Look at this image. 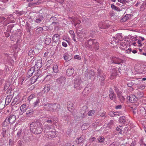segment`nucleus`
I'll return each instance as SVG.
<instances>
[{"label":"nucleus","instance_id":"nucleus-50","mask_svg":"<svg viewBox=\"0 0 146 146\" xmlns=\"http://www.w3.org/2000/svg\"><path fill=\"white\" fill-rule=\"evenodd\" d=\"M108 125L110 127H113L114 125L113 121L112 120H110L108 124Z\"/></svg>","mask_w":146,"mask_h":146},{"label":"nucleus","instance_id":"nucleus-15","mask_svg":"<svg viewBox=\"0 0 146 146\" xmlns=\"http://www.w3.org/2000/svg\"><path fill=\"white\" fill-rule=\"evenodd\" d=\"M74 69L72 67H70L66 70V74L67 76H70L74 73Z\"/></svg>","mask_w":146,"mask_h":146},{"label":"nucleus","instance_id":"nucleus-38","mask_svg":"<svg viewBox=\"0 0 146 146\" xmlns=\"http://www.w3.org/2000/svg\"><path fill=\"white\" fill-rule=\"evenodd\" d=\"M111 7L112 9L115 11H119L120 10V9L119 7L115 6L113 4H111Z\"/></svg>","mask_w":146,"mask_h":146},{"label":"nucleus","instance_id":"nucleus-2","mask_svg":"<svg viewBox=\"0 0 146 146\" xmlns=\"http://www.w3.org/2000/svg\"><path fill=\"white\" fill-rule=\"evenodd\" d=\"M87 46L91 50L96 51L99 49V43L96 40L90 39L87 40Z\"/></svg>","mask_w":146,"mask_h":146},{"label":"nucleus","instance_id":"nucleus-6","mask_svg":"<svg viewBox=\"0 0 146 146\" xmlns=\"http://www.w3.org/2000/svg\"><path fill=\"white\" fill-rule=\"evenodd\" d=\"M121 67L119 66V68H114L111 71V76H116L121 73Z\"/></svg>","mask_w":146,"mask_h":146},{"label":"nucleus","instance_id":"nucleus-61","mask_svg":"<svg viewBox=\"0 0 146 146\" xmlns=\"http://www.w3.org/2000/svg\"><path fill=\"white\" fill-rule=\"evenodd\" d=\"M132 50L131 48H128L127 50L125 51V53L129 54L132 51Z\"/></svg>","mask_w":146,"mask_h":146},{"label":"nucleus","instance_id":"nucleus-18","mask_svg":"<svg viewBox=\"0 0 146 146\" xmlns=\"http://www.w3.org/2000/svg\"><path fill=\"white\" fill-rule=\"evenodd\" d=\"M95 74L93 70H90L89 73L88 75L87 78L89 79H91L92 78L94 79Z\"/></svg>","mask_w":146,"mask_h":146},{"label":"nucleus","instance_id":"nucleus-30","mask_svg":"<svg viewBox=\"0 0 146 146\" xmlns=\"http://www.w3.org/2000/svg\"><path fill=\"white\" fill-rule=\"evenodd\" d=\"M53 70L55 73H57L58 71V66L56 64H54L53 65Z\"/></svg>","mask_w":146,"mask_h":146},{"label":"nucleus","instance_id":"nucleus-25","mask_svg":"<svg viewBox=\"0 0 146 146\" xmlns=\"http://www.w3.org/2000/svg\"><path fill=\"white\" fill-rule=\"evenodd\" d=\"M52 104H46L44 106V108L45 110L52 111Z\"/></svg>","mask_w":146,"mask_h":146},{"label":"nucleus","instance_id":"nucleus-29","mask_svg":"<svg viewBox=\"0 0 146 146\" xmlns=\"http://www.w3.org/2000/svg\"><path fill=\"white\" fill-rule=\"evenodd\" d=\"M34 113V111L32 109H31L28 110L26 113V115L28 117H29L32 115Z\"/></svg>","mask_w":146,"mask_h":146},{"label":"nucleus","instance_id":"nucleus-21","mask_svg":"<svg viewBox=\"0 0 146 146\" xmlns=\"http://www.w3.org/2000/svg\"><path fill=\"white\" fill-rule=\"evenodd\" d=\"M44 19V17L43 15H40L38 16V17H37L35 20V21L36 23H40Z\"/></svg>","mask_w":146,"mask_h":146},{"label":"nucleus","instance_id":"nucleus-1","mask_svg":"<svg viewBox=\"0 0 146 146\" xmlns=\"http://www.w3.org/2000/svg\"><path fill=\"white\" fill-rule=\"evenodd\" d=\"M31 131L35 134H39L41 133L43 131L42 124L38 122H34L30 125Z\"/></svg>","mask_w":146,"mask_h":146},{"label":"nucleus","instance_id":"nucleus-9","mask_svg":"<svg viewBox=\"0 0 146 146\" xmlns=\"http://www.w3.org/2000/svg\"><path fill=\"white\" fill-rule=\"evenodd\" d=\"M109 97L110 99L112 100L115 101L116 100V96L115 94H114L113 90L111 88H110L109 90Z\"/></svg>","mask_w":146,"mask_h":146},{"label":"nucleus","instance_id":"nucleus-48","mask_svg":"<svg viewBox=\"0 0 146 146\" xmlns=\"http://www.w3.org/2000/svg\"><path fill=\"white\" fill-rule=\"evenodd\" d=\"M45 27H46L45 26L43 27L42 28L41 27H39L36 29V31L38 32L39 33H41L42 30H43V29H44V28Z\"/></svg>","mask_w":146,"mask_h":146},{"label":"nucleus","instance_id":"nucleus-11","mask_svg":"<svg viewBox=\"0 0 146 146\" xmlns=\"http://www.w3.org/2000/svg\"><path fill=\"white\" fill-rule=\"evenodd\" d=\"M33 74L34 75H35L36 74V72L35 68L33 66L29 70L27 74L30 77Z\"/></svg>","mask_w":146,"mask_h":146},{"label":"nucleus","instance_id":"nucleus-3","mask_svg":"<svg viewBox=\"0 0 146 146\" xmlns=\"http://www.w3.org/2000/svg\"><path fill=\"white\" fill-rule=\"evenodd\" d=\"M74 88L77 90H80L85 86L83 81L79 77L74 79Z\"/></svg>","mask_w":146,"mask_h":146},{"label":"nucleus","instance_id":"nucleus-45","mask_svg":"<svg viewBox=\"0 0 146 146\" xmlns=\"http://www.w3.org/2000/svg\"><path fill=\"white\" fill-rule=\"evenodd\" d=\"M110 26V25L109 24H107V23H104L103 24L102 28L104 29H107Z\"/></svg>","mask_w":146,"mask_h":146},{"label":"nucleus","instance_id":"nucleus-32","mask_svg":"<svg viewBox=\"0 0 146 146\" xmlns=\"http://www.w3.org/2000/svg\"><path fill=\"white\" fill-rule=\"evenodd\" d=\"M119 121L120 123L124 124L125 122V117L124 116H122L119 118Z\"/></svg>","mask_w":146,"mask_h":146},{"label":"nucleus","instance_id":"nucleus-7","mask_svg":"<svg viewBox=\"0 0 146 146\" xmlns=\"http://www.w3.org/2000/svg\"><path fill=\"white\" fill-rule=\"evenodd\" d=\"M7 118V119L10 124L11 125L15 122L16 119L15 115H10Z\"/></svg>","mask_w":146,"mask_h":146},{"label":"nucleus","instance_id":"nucleus-43","mask_svg":"<svg viewBox=\"0 0 146 146\" xmlns=\"http://www.w3.org/2000/svg\"><path fill=\"white\" fill-rule=\"evenodd\" d=\"M141 79V78H138L136 79L135 80H133L134 84L138 85L139 84V81H140Z\"/></svg>","mask_w":146,"mask_h":146},{"label":"nucleus","instance_id":"nucleus-22","mask_svg":"<svg viewBox=\"0 0 146 146\" xmlns=\"http://www.w3.org/2000/svg\"><path fill=\"white\" fill-rule=\"evenodd\" d=\"M60 37L59 35L57 34H55L53 36L52 38L53 41L55 42H57L59 40Z\"/></svg>","mask_w":146,"mask_h":146},{"label":"nucleus","instance_id":"nucleus-51","mask_svg":"<svg viewBox=\"0 0 146 146\" xmlns=\"http://www.w3.org/2000/svg\"><path fill=\"white\" fill-rule=\"evenodd\" d=\"M114 90L115 92L117 93V95L121 93V91L119 90V89L116 86L114 87Z\"/></svg>","mask_w":146,"mask_h":146},{"label":"nucleus","instance_id":"nucleus-58","mask_svg":"<svg viewBox=\"0 0 146 146\" xmlns=\"http://www.w3.org/2000/svg\"><path fill=\"white\" fill-rule=\"evenodd\" d=\"M23 141L19 140L18 142V146H23Z\"/></svg>","mask_w":146,"mask_h":146},{"label":"nucleus","instance_id":"nucleus-4","mask_svg":"<svg viewBox=\"0 0 146 146\" xmlns=\"http://www.w3.org/2000/svg\"><path fill=\"white\" fill-rule=\"evenodd\" d=\"M111 62L112 63L119 64H121V66L122 64L121 63H123V60L119 59L118 57H112L110 58Z\"/></svg>","mask_w":146,"mask_h":146},{"label":"nucleus","instance_id":"nucleus-52","mask_svg":"<svg viewBox=\"0 0 146 146\" xmlns=\"http://www.w3.org/2000/svg\"><path fill=\"white\" fill-rule=\"evenodd\" d=\"M95 113V111L94 110H90L88 113V115L89 116H92L94 115Z\"/></svg>","mask_w":146,"mask_h":146},{"label":"nucleus","instance_id":"nucleus-41","mask_svg":"<svg viewBox=\"0 0 146 146\" xmlns=\"http://www.w3.org/2000/svg\"><path fill=\"white\" fill-rule=\"evenodd\" d=\"M11 101V98L10 97L7 96L5 100V104L8 105Z\"/></svg>","mask_w":146,"mask_h":146},{"label":"nucleus","instance_id":"nucleus-35","mask_svg":"<svg viewBox=\"0 0 146 146\" xmlns=\"http://www.w3.org/2000/svg\"><path fill=\"white\" fill-rule=\"evenodd\" d=\"M67 105L68 108V109L69 110L70 108L72 109V108L73 107L74 105L73 103L70 101L68 102L67 103Z\"/></svg>","mask_w":146,"mask_h":146},{"label":"nucleus","instance_id":"nucleus-54","mask_svg":"<svg viewBox=\"0 0 146 146\" xmlns=\"http://www.w3.org/2000/svg\"><path fill=\"white\" fill-rule=\"evenodd\" d=\"M74 23V25L75 27H78V26H77L79 24L81 23V21L79 20H78L77 21H73Z\"/></svg>","mask_w":146,"mask_h":146},{"label":"nucleus","instance_id":"nucleus-5","mask_svg":"<svg viewBox=\"0 0 146 146\" xmlns=\"http://www.w3.org/2000/svg\"><path fill=\"white\" fill-rule=\"evenodd\" d=\"M97 73V77L100 80L102 81H104L106 79V75L100 69H98Z\"/></svg>","mask_w":146,"mask_h":146},{"label":"nucleus","instance_id":"nucleus-20","mask_svg":"<svg viewBox=\"0 0 146 146\" xmlns=\"http://www.w3.org/2000/svg\"><path fill=\"white\" fill-rule=\"evenodd\" d=\"M63 57L64 58V59L66 61H68L71 60L72 57L71 55H70L68 53H65L64 54Z\"/></svg>","mask_w":146,"mask_h":146},{"label":"nucleus","instance_id":"nucleus-64","mask_svg":"<svg viewBox=\"0 0 146 146\" xmlns=\"http://www.w3.org/2000/svg\"><path fill=\"white\" fill-rule=\"evenodd\" d=\"M134 85L133 82L129 83L127 84V85L128 87H131Z\"/></svg>","mask_w":146,"mask_h":146},{"label":"nucleus","instance_id":"nucleus-55","mask_svg":"<svg viewBox=\"0 0 146 146\" xmlns=\"http://www.w3.org/2000/svg\"><path fill=\"white\" fill-rule=\"evenodd\" d=\"M104 140V139L103 137H99L98 138V141L100 143L103 142Z\"/></svg>","mask_w":146,"mask_h":146},{"label":"nucleus","instance_id":"nucleus-8","mask_svg":"<svg viewBox=\"0 0 146 146\" xmlns=\"http://www.w3.org/2000/svg\"><path fill=\"white\" fill-rule=\"evenodd\" d=\"M127 98L131 103H133L136 102L138 99L137 98L136 96L132 94L128 96Z\"/></svg>","mask_w":146,"mask_h":146},{"label":"nucleus","instance_id":"nucleus-47","mask_svg":"<svg viewBox=\"0 0 146 146\" xmlns=\"http://www.w3.org/2000/svg\"><path fill=\"white\" fill-rule=\"evenodd\" d=\"M7 130L5 128H2V136L3 137H5L6 135V132Z\"/></svg>","mask_w":146,"mask_h":146},{"label":"nucleus","instance_id":"nucleus-62","mask_svg":"<svg viewBox=\"0 0 146 146\" xmlns=\"http://www.w3.org/2000/svg\"><path fill=\"white\" fill-rule=\"evenodd\" d=\"M90 36L92 37H93L95 35V31H91L90 32Z\"/></svg>","mask_w":146,"mask_h":146},{"label":"nucleus","instance_id":"nucleus-31","mask_svg":"<svg viewBox=\"0 0 146 146\" xmlns=\"http://www.w3.org/2000/svg\"><path fill=\"white\" fill-rule=\"evenodd\" d=\"M40 102V99L39 98H37L36 101L33 103V107H35L38 106Z\"/></svg>","mask_w":146,"mask_h":146},{"label":"nucleus","instance_id":"nucleus-56","mask_svg":"<svg viewBox=\"0 0 146 146\" xmlns=\"http://www.w3.org/2000/svg\"><path fill=\"white\" fill-rule=\"evenodd\" d=\"M22 131V130L20 129L18 131L17 134V135L18 137L20 138L21 135V132Z\"/></svg>","mask_w":146,"mask_h":146},{"label":"nucleus","instance_id":"nucleus-10","mask_svg":"<svg viewBox=\"0 0 146 146\" xmlns=\"http://www.w3.org/2000/svg\"><path fill=\"white\" fill-rule=\"evenodd\" d=\"M66 81V78L65 77L62 76L59 78H58L56 80V82L57 83L60 85H61L62 84H64Z\"/></svg>","mask_w":146,"mask_h":146},{"label":"nucleus","instance_id":"nucleus-40","mask_svg":"<svg viewBox=\"0 0 146 146\" xmlns=\"http://www.w3.org/2000/svg\"><path fill=\"white\" fill-rule=\"evenodd\" d=\"M51 41V39L50 38H46L45 40V43L47 45L50 44Z\"/></svg>","mask_w":146,"mask_h":146},{"label":"nucleus","instance_id":"nucleus-17","mask_svg":"<svg viewBox=\"0 0 146 146\" xmlns=\"http://www.w3.org/2000/svg\"><path fill=\"white\" fill-rule=\"evenodd\" d=\"M59 105L57 104H52V111H58L60 108Z\"/></svg>","mask_w":146,"mask_h":146},{"label":"nucleus","instance_id":"nucleus-14","mask_svg":"<svg viewBox=\"0 0 146 146\" xmlns=\"http://www.w3.org/2000/svg\"><path fill=\"white\" fill-rule=\"evenodd\" d=\"M37 53L38 52L37 49L34 48H32L28 52L29 55L31 56H33L35 54H37Z\"/></svg>","mask_w":146,"mask_h":146},{"label":"nucleus","instance_id":"nucleus-59","mask_svg":"<svg viewBox=\"0 0 146 146\" xmlns=\"http://www.w3.org/2000/svg\"><path fill=\"white\" fill-rule=\"evenodd\" d=\"M69 33L72 37H75V35L74 31L72 30L69 31Z\"/></svg>","mask_w":146,"mask_h":146},{"label":"nucleus","instance_id":"nucleus-34","mask_svg":"<svg viewBox=\"0 0 146 146\" xmlns=\"http://www.w3.org/2000/svg\"><path fill=\"white\" fill-rule=\"evenodd\" d=\"M88 109L87 106H83L81 109L80 111L87 112L88 111Z\"/></svg>","mask_w":146,"mask_h":146},{"label":"nucleus","instance_id":"nucleus-16","mask_svg":"<svg viewBox=\"0 0 146 146\" xmlns=\"http://www.w3.org/2000/svg\"><path fill=\"white\" fill-rule=\"evenodd\" d=\"M27 109V107L26 104H24L21 105L20 107V110L21 112L19 113V115H21L23 113L25 112Z\"/></svg>","mask_w":146,"mask_h":146},{"label":"nucleus","instance_id":"nucleus-53","mask_svg":"<svg viewBox=\"0 0 146 146\" xmlns=\"http://www.w3.org/2000/svg\"><path fill=\"white\" fill-rule=\"evenodd\" d=\"M16 102H15L13 101L12 103H11V105L12 106V108H14V107L15 106L16 107H17V106L18 103H17V104H16Z\"/></svg>","mask_w":146,"mask_h":146},{"label":"nucleus","instance_id":"nucleus-44","mask_svg":"<svg viewBox=\"0 0 146 146\" xmlns=\"http://www.w3.org/2000/svg\"><path fill=\"white\" fill-rule=\"evenodd\" d=\"M69 117V115L66 114L62 116V118L64 120L67 121L68 120Z\"/></svg>","mask_w":146,"mask_h":146},{"label":"nucleus","instance_id":"nucleus-12","mask_svg":"<svg viewBox=\"0 0 146 146\" xmlns=\"http://www.w3.org/2000/svg\"><path fill=\"white\" fill-rule=\"evenodd\" d=\"M56 133L54 130L52 131V130L50 131L48 133H45V136L48 138H54L55 137Z\"/></svg>","mask_w":146,"mask_h":146},{"label":"nucleus","instance_id":"nucleus-28","mask_svg":"<svg viewBox=\"0 0 146 146\" xmlns=\"http://www.w3.org/2000/svg\"><path fill=\"white\" fill-rule=\"evenodd\" d=\"M131 17V15L130 14H126L121 19L122 22H125L127 21L129 18Z\"/></svg>","mask_w":146,"mask_h":146},{"label":"nucleus","instance_id":"nucleus-39","mask_svg":"<svg viewBox=\"0 0 146 146\" xmlns=\"http://www.w3.org/2000/svg\"><path fill=\"white\" fill-rule=\"evenodd\" d=\"M127 38L128 39L131 40H136V36H132L131 35H128L127 36Z\"/></svg>","mask_w":146,"mask_h":146},{"label":"nucleus","instance_id":"nucleus-46","mask_svg":"<svg viewBox=\"0 0 146 146\" xmlns=\"http://www.w3.org/2000/svg\"><path fill=\"white\" fill-rule=\"evenodd\" d=\"M36 96L35 94H32L29 96L28 98V100L29 101H31L33 98H35Z\"/></svg>","mask_w":146,"mask_h":146},{"label":"nucleus","instance_id":"nucleus-19","mask_svg":"<svg viewBox=\"0 0 146 146\" xmlns=\"http://www.w3.org/2000/svg\"><path fill=\"white\" fill-rule=\"evenodd\" d=\"M85 136L84 135H82L80 137L76 139L75 141L77 144H79L81 143H83L84 142V139Z\"/></svg>","mask_w":146,"mask_h":146},{"label":"nucleus","instance_id":"nucleus-57","mask_svg":"<svg viewBox=\"0 0 146 146\" xmlns=\"http://www.w3.org/2000/svg\"><path fill=\"white\" fill-rule=\"evenodd\" d=\"M126 0H118V1L123 5L127 2V1H126Z\"/></svg>","mask_w":146,"mask_h":146},{"label":"nucleus","instance_id":"nucleus-37","mask_svg":"<svg viewBox=\"0 0 146 146\" xmlns=\"http://www.w3.org/2000/svg\"><path fill=\"white\" fill-rule=\"evenodd\" d=\"M7 118H6L4 122L2 123V126L3 127H5L8 125L9 124L8 120L7 119Z\"/></svg>","mask_w":146,"mask_h":146},{"label":"nucleus","instance_id":"nucleus-24","mask_svg":"<svg viewBox=\"0 0 146 146\" xmlns=\"http://www.w3.org/2000/svg\"><path fill=\"white\" fill-rule=\"evenodd\" d=\"M138 70L139 73L142 74H145L146 72V66H143L141 67Z\"/></svg>","mask_w":146,"mask_h":146},{"label":"nucleus","instance_id":"nucleus-63","mask_svg":"<svg viewBox=\"0 0 146 146\" xmlns=\"http://www.w3.org/2000/svg\"><path fill=\"white\" fill-rule=\"evenodd\" d=\"M74 58L75 59L80 60L81 59V57L80 56L78 55H76L74 57Z\"/></svg>","mask_w":146,"mask_h":146},{"label":"nucleus","instance_id":"nucleus-36","mask_svg":"<svg viewBox=\"0 0 146 146\" xmlns=\"http://www.w3.org/2000/svg\"><path fill=\"white\" fill-rule=\"evenodd\" d=\"M117 95L120 101L122 102H123L125 99L124 97L121 95V94H118Z\"/></svg>","mask_w":146,"mask_h":146},{"label":"nucleus","instance_id":"nucleus-49","mask_svg":"<svg viewBox=\"0 0 146 146\" xmlns=\"http://www.w3.org/2000/svg\"><path fill=\"white\" fill-rule=\"evenodd\" d=\"M81 114V117L82 118H83L85 117L87 114V112L80 111Z\"/></svg>","mask_w":146,"mask_h":146},{"label":"nucleus","instance_id":"nucleus-13","mask_svg":"<svg viewBox=\"0 0 146 146\" xmlns=\"http://www.w3.org/2000/svg\"><path fill=\"white\" fill-rule=\"evenodd\" d=\"M92 91V89L90 87H88L85 88L84 90L82 92V94L84 96H86L88 95Z\"/></svg>","mask_w":146,"mask_h":146},{"label":"nucleus","instance_id":"nucleus-23","mask_svg":"<svg viewBox=\"0 0 146 146\" xmlns=\"http://www.w3.org/2000/svg\"><path fill=\"white\" fill-rule=\"evenodd\" d=\"M42 66V60H37V62H36V63L34 67H35V69L36 68H39L40 69L41 67Z\"/></svg>","mask_w":146,"mask_h":146},{"label":"nucleus","instance_id":"nucleus-26","mask_svg":"<svg viewBox=\"0 0 146 146\" xmlns=\"http://www.w3.org/2000/svg\"><path fill=\"white\" fill-rule=\"evenodd\" d=\"M50 85L49 84H46L44 86L43 90V91L44 92V93H48L50 90Z\"/></svg>","mask_w":146,"mask_h":146},{"label":"nucleus","instance_id":"nucleus-33","mask_svg":"<svg viewBox=\"0 0 146 146\" xmlns=\"http://www.w3.org/2000/svg\"><path fill=\"white\" fill-rule=\"evenodd\" d=\"M137 95L139 98L142 97L144 96L143 92L142 91H138L137 92Z\"/></svg>","mask_w":146,"mask_h":146},{"label":"nucleus","instance_id":"nucleus-42","mask_svg":"<svg viewBox=\"0 0 146 146\" xmlns=\"http://www.w3.org/2000/svg\"><path fill=\"white\" fill-rule=\"evenodd\" d=\"M122 126H118L117 128H116V130L118 131H119V132L118 133H119L120 134H122Z\"/></svg>","mask_w":146,"mask_h":146},{"label":"nucleus","instance_id":"nucleus-60","mask_svg":"<svg viewBox=\"0 0 146 146\" xmlns=\"http://www.w3.org/2000/svg\"><path fill=\"white\" fill-rule=\"evenodd\" d=\"M140 143L141 146H146V144L143 142L142 140H141Z\"/></svg>","mask_w":146,"mask_h":146},{"label":"nucleus","instance_id":"nucleus-27","mask_svg":"<svg viewBox=\"0 0 146 146\" xmlns=\"http://www.w3.org/2000/svg\"><path fill=\"white\" fill-rule=\"evenodd\" d=\"M52 129H53L51 128L49 125H46L45 126L44 132L46 133H48Z\"/></svg>","mask_w":146,"mask_h":146}]
</instances>
